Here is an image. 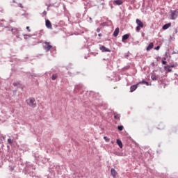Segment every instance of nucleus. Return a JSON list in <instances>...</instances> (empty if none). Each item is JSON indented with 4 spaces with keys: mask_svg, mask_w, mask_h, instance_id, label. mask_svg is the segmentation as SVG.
I'll return each mask as SVG.
<instances>
[{
    "mask_svg": "<svg viewBox=\"0 0 178 178\" xmlns=\"http://www.w3.org/2000/svg\"><path fill=\"white\" fill-rule=\"evenodd\" d=\"M136 23L137 24V26L136 28V32L140 33V30H141V29H143L144 27V23H143V22H141V20L138 19H136Z\"/></svg>",
    "mask_w": 178,
    "mask_h": 178,
    "instance_id": "obj_1",
    "label": "nucleus"
},
{
    "mask_svg": "<svg viewBox=\"0 0 178 178\" xmlns=\"http://www.w3.org/2000/svg\"><path fill=\"white\" fill-rule=\"evenodd\" d=\"M26 104L32 108H35L37 104L35 103V99L31 97L26 100Z\"/></svg>",
    "mask_w": 178,
    "mask_h": 178,
    "instance_id": "obj_2",
    "label": "nucleus"
},
{
    "mask_svg": "<svg viewBox=\"0 0 178 178\" xmlns=\"http://www.w3.org/2000/svg\"><path fill=\"white\" fill-rule=\"evenodd\" d=\"M44 49H45L46 52H49V51H51L52 48V45L49 44V42H45L44 45L43 46Z\"/></svg>",
    "mask_w": 178,
    "mask_h": 178,
    "instance_id": "obj_3",
    "label": "nucleus"
},
{
    "mask_svg": "<svg viewBox=\"0 0 178 178\" xmlns=\"http://www.w3.org/2000/svg\"><path fill=\"white\" fill-rule=\"evenodd\" d=\"M170 16H171L172 20H175V19H177V17H178V11L177 10L172 11L171 14H170Z\"/></svg>",
    "mask_w": 178,
    "mask_h": 178,
    "instance_id": "obj_4",
    "label": "nucleus"
},
{
    "mask_svg": "<svg viewBox=\"0 0 178 178\" xmlns=\"http://www.w3.org/2000/svg\"><path fill=\"white\" fill-rule=\"evenodd\" d=\"M100 51H102V52H111V50L105 47V46H101Z\"/></svg>",
    "mask_w": 178,
    "mask_h": 178,
    "instance_id": "obj_5",
    "label": "nucleus"
},
{
    "mask_svg": "<svg viewBox=\"0 0 178 178\" xmlns=\"http://www.w3.org/2000/svg\"><path fill=\"white\" fill-rule=\"evenodd\" d=\"M138 88V84L131 86L130 87V92H133L136 91V90H137Z\"/></svg>",
    "mask_w": 178,
    "mask_h": 178,
    "instance_id": "obj_6",
    "label": "nucleus"
},
{
    "mask_svg": "<svg viewBox=\"0 0 178 178\" xmlns=\"http://www.w3.org/2000/svg\"><path fill=\"white\" fill-rule=\"evenodd\" d=\"M111 173L113 177H116V176L118 175V172H116V170L115 168H111Z\"/></svg>",
    "mask_w": 178,
    "mask_h": 178,
    "instance_id": "obj_7",
    "label": "nucleus"
},
{
    "mask_svg": "<svg viewBox=\"0 0 178 178\" xmlns=\"http://www.w3.org/2000/svg\"><path fill=\"white\" fill-rule=\"evenodd\" d=\"M46 27L47 29H52V24H51V21L49 19L46 20Z\"/></svg>",
    "mask_w": 178,
    "mask_h": 178,
    "instance_id": "obj_8",
    "label": "nucleus"
},
{
    "mask_svg": "<svg viewBox=\"0 0 178 178\" xmlns=\"http://www.w3.org/2000/svg\"><path fill=\"white\" fill-rule=\"evenodd\" d=\"M129 37H130V35L129 34L124 35L122 38V42H126V40H129Z\"/></svg>",
    "mask_w": 178,
    "mask_h": 178,
    "instance_id": "obj_9",
    "label": "nucleus"
},
{
    "mask_svg": "<svg viewBox=\"0 0 178 178\" xmlns=\"http://www.w3.org/2000/svg\"><path fill=\"white\" fill-rule=\"evenodd\" d=\"M119 31H120L119 27H117L113 32L114 37H118V35H119Z\"/></svg>",
    "mask_w": 178,
    "mask_h": 178,
    "instance_id": "obj_10",
    "label": "nucleus"
},
{
    "mask_svg": "<svg viewBox=\"0 0 178 178\" xmlns=\"http://www.w3.org/2000/svg\"><path fill=\"white\" fill-rule=\"evenodd\" d=\"M172 26V24L171 23H168V24H165L163 26V30H168V29L169 27H170Z\"/></svg>",
    "mask_w": 178,
    "mask_h": 178,
    "instance_id": "obj_11",
    "label": "nucleus"
},
{
    "mask_svg": "<svg viewBox=\"0 0 178 178\" xmlns=\"http://www.w3.org/2000/svg\"><path fill=\"white\" fill-rule=\"evenodd\" d=\"M158 129L159 130H163V129H165V125L163 124V123L161 122L160 124H159Z\"/></svg>",
    "mask_w": 178,
    "mask_h": 178,
    "instance_id": "obj_12",
    "label": "nucleus"
},
{
    "mask_svg": "<svg viewBox=\"0 0 178 178\" xmlns=\"http://www.w3.org/2000/svg\"><path fill=\"white\" fill-rule=\"evenodd\" d=\"M152 48H154V43L151 42L149 43V44L148 45V47H147V51H151V49H152Z\"/></svg>",
    "mask_w": 178,
    "mask_h": 178,
    "instance_id": "obj_13",
    "label": "nucleus"
},
{
    "mask_svg": "<svg viewBox=\"0 0 178 178\" xmlns=\"http://www.w3.org/2000/svg\"><path fill=\"white\" fill-rule=\"evenodd\" d=\"M117 144L120 147V148H123V143H122V140L120 139H117Z\"/></svg>",
    "mask_w": 178,
    "mask_h": 178,
    "instance_id": "obj_14",
    "label": "nucleus"
},
{
    "mask_svg": "<svg viewBox=\"0 0 178 178\" xmlns=\"http://www.w3.org/2000/svg\"><path fill=\"white\" fill-rule=\"evenodd\" d=\"M152 80L156 81L158 80V76L155 74H152L151 76Z\"/></svg>",
    "mask_w": 178,
    "mask_h": 178,
    "instance_id": "obj_15",
    "label": "nucleus"
},
{
    "mask_svg": "<svg viewBox=\"0 0 178 178\" xmlns=\"http://www.w3.org/2000/svg\"><path fill=\"white\" fill-rule=\"evenodd\" d=\"M115 3H116V5H122L123 4V1L122 0H115Z\"/></svg>",
    "mask_w": 178,
    "mask_h": 178,
    "instance_id": "obj_16",
    "label": "nucleus"
},
{
    "mask_svg": "<svg viewBox=\"0 0 178 178\" xmlns=\"http://www.w3.org/2000/svg\"><path fill=\"white\" fill-rule=\"evenodd\" d=\"M138 84H145L146 86H149V83H148V82L146 81H142L139 82Z\"/></svg>",
    "mask_w": 178,
    "mask_h": 178,
    "instance_id": "obj_17",
    "label": "nucleus"
},
{
    "mask_svg": "<svg viewBox=\"0 0 178 178\" xmlns=\"http://www.w3.org/2000/svg\"><path fill=\"white\" fill-rule=\"evenodd\" d=\"M114 118L117 119V120H120V115L119 114H114Z\"/></svg>",
    "mask_w": 178,
    "mask_h": 178,
    "instance_id": "obj_18",
    "label": "nucleus"
},
{
    "mask_svg": "<svg viewBox=\"0 0 178 178\" xmlns=\"http://www.w3.org/2000/svg\"><path fill=\"white\" fill-rule=\"evenodd\" d=\"M165 70H167V72H172V67H170V66H169V65L167 66V67H165Z\"/></svg>",
    "mask_w": 178,
    "mask_h": 178,
    "instance_id": "obj_19",
    "label": "nucleus"
},
{
    "mask_svg": "<svg viewBox=\"0 0 178 178\" xmlns=\"http://www.w3.org/2000/svg\"><path fill=\"white\" fill-rule=\"evenodd\" d=\"M56 79H58V74H53L51 76V79L56 80Z\"/></svg>",
    "mask_w": 178,
    "mask_h": 178,
    "instance_id": "obj_20",
    "label": "nucleus"
},
{
    "mask_svg": "<svg viewBox=\"0 0 178 178\" xmlns=\"http://www.w3.org/2000/svg\"><path fill=\"white\" fill-rule=\"evenodd\" d=\"M8 144H10V145H13V140L10 138L8 139Z\"/></svg>",
    "mask_w": 178,
    "mask_h": 178,
    "instance_id": "obj_21",
    "label": "nucleus"
},
{
    "mask_svg": "<svg viewBox=\"0 0 178 178\" xmlns=\"http://www.w3.org/2000/svg\"><path fill=\"white\" fill-rule=\"evenodd\" d=\"M118 130H119L120 131H123V126L120 125V126L118 127Z\"/></svg>",
    "mask_w": 178,
    "mask_h": 178,
    "instance_id": "obj_22",
    "label": "nucleus"
},
{
    "mask_svg": "<svg viewBox=\"0 0 178 178\" xmlns=\"http://www.w3.org/2000/svg\"><path fill=\"white\" fill-rule=\"evenodd\" d=\"M19 84H20V83L19 81L13 83V86H15V87L19 86Z\"/></svg>",
    "mask_w": 178,
    "mask_h": 178,
    "instance_id": "obj_23",
    "label": "nucleus"
},
{
    "mask_svg": "<svg viewBox=\"0 0 178 178\" xmlns=\"http://www.w3.org/2000/svg\"><path fill=\"white\" fill-rule=\"evenodd\" d=\"M104 138L105 141H106V143H109V141L111 140H110L109 138H108V137H106V136H104Z\"/></svg>",
    "mask_w": 178,
    "mask_h": 178,
    "instance_id": "obj_24",
    "label": "nucleus"
},
{
    "mask_svg": "<svg viewBox=\"0 0 178 178\" xmlns=\"http://www.w3.org/2000/svg\"><path fill=\"white\" fill-rule=\"evenodd\" d=\"M26 30H28V31L30 33V31H31V30H30V27L29 26H26Z\"/></svg>",
    "mask_w": 178,
    "mask_h": 178,
    "instance_id": "obj_25",
    "label": "nucleus"
},
{
    "mask_svg": "<svg viewBox=\"0 0 178 178\" xmlns=\"http://www.w3.org/2000/svg\"><path fill=\"white\" fill-rule=\"evenodd\" d=\"M161 63H163V65H166V61L162 60V61H161Z\"/></svg>",
    "mask_w": 178,
    "mask_h": 178,
    "instance_id": "obj_26",
    "label": "nucleus"
},
{
    "mask_svg": "<svg viewBox=\"0 0 178 178\" xmlns=\"http://www.w3.org/2000/svg\"><path fill=\"white\" fill-rule=\"evenodd\" d=\"M42 15H44V16L47 15V11H44V12L42 13Z\"/></svg>",
    "mask_w": 178,
    "mask_h": 178,
    "instance_id": "obj_27",
    "label": "nucleus"
},
{
    "mask_svg": "<svg viewBox=\"0 0 178 178\" xmlns=\"http://www.w3.org/2000/svg\"><path fill=\"white\" fill-rule=\"evenodd\" d=\"M161 47L159 46H157L156 47H155V49H156V51H158V49H159Z\"/></svg>",
    "mask_w": 178,
    "mask_h": 178,
    "instance_id": "obj_28",
    "label": "nucleus"
},
{
    "mask_svg": "<svg viewBox=\"0 0 178 178\" xmlns=\"http://www.w3.org/2000/svg\"><path fill=\"white\" fill-rule=\"evenodd\" d=\"M97 33H99V31H101V30L99 29H97Z\"/></svg>",
    "mask_w": 178,
    "mask_h": 178,
    "instance_id": "obj_29",
    "label": "nucleus"
},
{
    "mask_svg": "<svg viewBox=\"0 0 178 178\" xmlns=\"http://www.w3.org/2000/svg\"><path fill=\"white\" fill-rule=\"evenodd\" d=\"M99 37H101V34H99Z\"/></svg>",
    "mask_w": 178,
    "mask_h": 178,
    "instance_id": "obj_30",
    "label": "nucleus"
},
{
    "mask_svg": "<svg viewBox=\"0 0 178 178\" xmlns=\"http://www.w3.org/2000/svg\"><path fill=\"white\" fill-rule=\"evenodd\" d=\"M20 7L23 8V6H22V5H20Z\"/></svg>",
    "mask_w": 178,
    "mask_h": 178,
    "instance_id": "obj_31",
    "label": "nucleus"
},
{
    "mask_svg": "<svg viewBox=\"0 0 178 178\" xmlns=\"http://www.w3.org/2000/svg\"><path fill=\"white\" fill-rule=\"evenodd\" d=\"M177 54H178V52Z\"/></svg>",
    "mask_w": 178,
    "mask_h": 178,
    "instance_id": "obj_32",
    "label": "nucleus"
}]
</instances>
